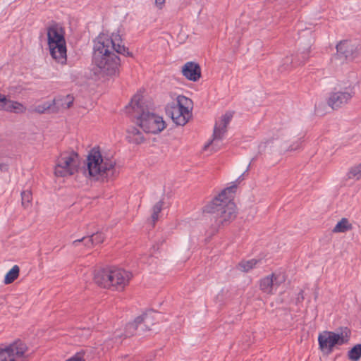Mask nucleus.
Listing matches in <instances>:
<instances>
[{
  "label": "nucleus",
  "instance_id": "obj_1",
  "mask_svg": "<svg viewBox=\"0 0 361 361\" xmlns=\"http://www.w3.org/2000/svg\"><path fill=\"white\" fill-rule=\"evenodd\" d=\"M115 165L114 160L102 157L99 151L93 149L90 152L86 163L80 168V157L77 153L63 152L57 159L54 173L56 176L66 177L80 172L86 177L108 180L118 173Z\"/></svg>",
  "mask_w": 361,
  "mask_h": 361
},
{
  "label": "nucleus",
  "instance_id": "obj_2",
  "mask_svg": "<svg viewBox=\"0 0 361 361\" xmlns=\"http://www.w3.org/2000/svg\"><path fill=\"white\" fill-rule=\"evenodd\" d=\"M118 34L111 37L99 35L94 42L92 62L96 66V73L102 76H116L119 73L121 59L116 54L132 56L133 54L123 44Z\"/></svg>",
  "mask_w": 361,
  "mask_h": 361
},
{
  "label": "nucleus",
  "instance_id": "obj_3",
  "mask_svg": "<svg viewBox=\"0 0 361 361\" xmlns=\"http://www.w3.org/2000/svg\"><path fill=\"white\" fill-rule=\"evenodd\" d=\"M236 187L234 184L224 189L209 204L204 207V211L211 214L210 219L214 231L228 224L235 218L236 207L231 197Z\"/></svg>",
  "mask_w": 361,
  "mask_h": 361
},
{
  "label": "nucleus",
  "instance_id": "obj_4",
  "mask_svg": "<svg viewBox=\"0 0 361 361\" xmlns=\"http://www.w3.org/2000/svg\"><path fill=\"white\" fill-rule=\"evenodd\" d=\"M149 107L142 99V96L137 93L133 96L128 106H126L127 113L136 119L135 123L147 133L156 134L160 133L166 128L163 118L151 112Z\"/></svg>",
  "mask_w": 361,
  "mask_h": 361
},
{
  "label": "nucleus",
  "instance_id": "obj_5",
  "mask_svg": "<svg viewBox=\"0 0 361 361\" xmlns=\"http://www.w3.org/2000/svg\"><path fill=\"white\" fill-rule=\"evenodd\" d=\"M48 45L52 58L61 64L67 60L66 41L63 29L56 25L50 26L47 30Z\"/></svg>",
  "mask_w": 361,
  "mask_h": 361
},
{
  "label": "nucleus",
  "instance_id": "obj_6",
  "mask_svg": "<svg viewBox=\"0 0 361 361\" xmlns=\"http://www.w3.org/2000/svg\"><path fill=\"white\" fill-rule=\"evenodd\" d=\"M192 109V100L183 95H178L176 100L167 104L166 112L176 124L184 126L190 118Z\"/></svg>",
  "mask_w": 361,
  "mask_h": 361
},
{
  "label": "nucleus",
  "instance_id": "obj_7",
  "mask_svg": "<svg viewBox=\"0 0 361 361\" xmlns=\"http://www.w3.org/2000/svg\"><path fill=\"white\" fill-rule=\"evenodd\" d=\"M350 334V330L347 327L342 328L340 333L325 331L319 335V348L322 351L330 353L335 345L348 343Z\"/></svg>",
  "mask_w": 361,
  "mask_h": 361
},
{
  "label": "nucleus",
  "instance_id": "obj_8",
  "mask_svg": "<svg viewBox=\"0 0 361 361\" xmlns=\"http://www.w3.org/2000/svg\"><path fill=\"white\" fill-rule=\"evenodd\" d=\"M27 345L21 341H16L8 345L0 348V361H17L25 357Z\"/></svg>",
  "mask_w": 361,
  "mask_h": 361
},
{
  "label": "nucleus",
  "instance_id": "obj_9",
  "mask_svg": "<svg viewBox=\"0 0 361 361\" xmlns=\"http://www.w3.org/2000/svg\"><path fill=\"white\" fill-rule=\"evenodd\" d=\"M361 52V44L348 40L336 45V57L341 60L351 59Z\"/></svg>",
  "mask_w": 361,
  "mask_h": 361
},
{
  "label": "nucleus",
  "instance_id": "obj_10",
  "mask_svg": "<svg viewBox=\"0 0 361 361\" xmlns=\"http://www.w3.org/2000/svg\"><path fill=\"white\" fill-rule=\"evenodd\" d=\"M135 334H137V329L134 321L133 322L128 323L124 330H116L113 334V338L105 341L104 347L107 349L114 348V345H118L121 344L124 338L130 337Z\"/></svg>",
  "mask_w": 361,
  "mask_h": 361
},
{
  "label": "nucleus",
  "instance_id": "obj_11",
  "mask_svg": "<svg viewBox=\"0 0 361 361\" xmlns=\"http://www.w3.org/2000/svg\"><path fill=\"white\" fill-rule=\"evenodd\" d=\"M354 94L353 88L350 87H346L344 90L334 92L330 94L327 103L331 109H337L348 104Z\"/></svg>",
  "mask_w": 361,
  "mask_h": 361
},
{
  "label": "nucleus",
  "instance_id": "obj_12",
  "mask_svg": "<svg viewBox=\"0 0 361 361\" xmlns=\"http://www.w3.org/2000/svg\"><path fill=\"white\" fill-rule=\"evenodd\" d=\"M286 280L282 273H273L260 281L259 287L261 290L267 294H272L274 289H276Z\"/></svg>",
  "mask_w": 361,
  "mask_h": 361
},
{
  "label": "nucleus",
  "instance_id": "obj_13",
  "mask_svg": "<svg viewBox=\"0 0 361 361\" xmlns=\"http://www.w3.org/2000/svg\"><path fill=\"white\" fill-rule=\"evenodd\" d=\"M114 268L110 269H101L95 271L94 275V283L104 288H112L114 277Z\"/></svg>",
  "mask_w": 361,
  "mask_h": 361
},
{
  "label": "nucleus",
  "instance_id": "obj_14",
  "mask_svg": "<svg viewBox=\"0 0 361 361\" xmlns=\"http://www.w3.org/2000/svg\"><path fill=\"white\" fill-rule=\"evenodd\" d=\"M114 277L112 290H123L128 284L132 277L130 272L127 271L121 268H114Z\"/></svg>",
  "mask_w": 361,
  "mask_h": 361
},
{
  "label": "nucleus",
  "instance_id": "obj_15",
  "mask_svg": "<svg viewBox=\"0 0 361 361\" xmlns=\"http://www.w3.org/2000/svg\"><path fill=\"white\" fill-rule=\"evenodd\" d=\"M155 312L149 311L137 317L135 319L137 334H142L147 331L150 330L151 326L154 324Z\"/></svg>",
  "mask_w": 361,
  "mask_h": 361
},
{
  "label": "nucleus",
  "instance_id": "obj_16",
  "mask_svg": "<svg viewBox=\"0 0 361 361\" xmlns=\"http://www.w3.org/2000/svg\"><path fill=\"white\" fill-rule=\"evenodd\" d=\"M182 73L187 79L195 82L201 76V69L197 63L187 62L182 68Z\"/></svg>",
  "mask_w": 361,
  "mask_h": 361
},
{
  "label": "nucleus",
  "instance_id": "obj_17",
  "mask_svg": "<svg viewBox=\"0 0 361 361\" xmlns=\"http://www.w3.org/2000/svg\"><path fill=\"white\" fill-rule=\"evenodd\" d=\"M73 101L74 98L72 95L59 96L52 101L53 106L56 109L52 111L56 112L61 109H67L72 106Z\"/></svg>",
  "mask_w": 361,
  "mask_h": 361
},
{
  "label": "nucleus",
  "instance_id": "obj_18",
  "mask_svg": "<svg viewBox=\"0 0 361 361\" xmlns=\"http://www.w3.org/2000/svg\"><path fill=\"white\" fill-rule=\"evenodd\" d=\"M126 138L130 143L140 145L145 141L142 133L136 127L130 126L127 130Z\"/></svg>",
  "mask_w": 361,
  "mask_h": 361
},
{
  "label": "nucleus",
  "instance_id": "obj_19",
  "mask_svg": "<svg viewBox=\"0 0 361 361\" xmlns=\"http://www.w3.org/2000/svg\"><path fill=\"white\" fill-rule=\"evenodd\" d=\"M25 110L26 108L22 104L18 102L11 101L7 98L3 109V111L14 112L16 114L23 113Z\"/></svg>",
  "mask_w": 361,
  "mask_h": 361
},
{
  "label": "nucleus",
  "instance_id": "obj_20",
  "mask_svg": "<svg viewBox=\"0 0 361 361\" xmlns=\"http://www.w3.org/2000/svg\"><path fill=\"white\" fill-rule=\"evenodd\" d=\"M261 263L262 259H252L246 261L243 260L238 264V269L243 272H248Z\"/></svg>",
  "mask_w": 361,
  "mask_h": 361
},
{
  "label": "nucleus",
  "instance_id": "obj_21",
  "mask_svg": "<svg viewBox=\"0 0 361 361\" xmlns=\"http://www.w3.org/2000/svg\"><path fill=\"white\" fill-rule=\"evenodd\" d=\"M226 128H224L221 125H219V123L216 122L214 129L213 139L207 145H205L204 148H207L209 145H211L214 142L222 140L224 135L227 131Z\"/></svg>",
  "mask_w": 361,
  "mask_h": 361
},
{
  "label": "nucleus",
  "instance_id": "obj_22",
  "mask_svg": "<svg viewBox=\"0 0 361 361\" xmlns=\"http://www.w3.org/2000/svg\"><path fill=\"white\" fill-rule=\"evenodd\" d=\"M352 228V225L346 218H343L333 229L334 233H344Z\"/></svg>",
  "mask_w": 361,
  "mask_h": 361
},
{
  "label": "nucleus",
  "instance_id": "obj_23",
  "mask_svg": "<svg viewBox=\"0 0 361 361\" xmlns=\"http://www.w3.org/2000/svg\"><path fill=\"white\" fill-rule=\"evenodd\" d=\"M20 269L18 265H14L11 269L6 274L4 283L10 284L13 283L19 275Z\"/></svg>",
  "mask_w": 361,
  "mask_h": 361
},
{
  "label": "nucleus",
  "instance_id": "obj_24",
  "mask_svg": "<svg viewBox=\"0 0 361 361\" xmlns=\"http://www.w3.org/2000/svg\"><path fill=\"white\" fill-rule=\"evenodd\" d=\"M349 360L357 361L361 357V344H357L353 347L348 353Z\"/></svg>",
  "mask_w": 361,
  "mask_h": 361
},
{
  "label": "nucleus",
  "instance_id": "obj_25",
  "mask_svg": "<svg viewBox=\"0 0 361 361\" xmlns=\"http://www.w3.org/2000/svg\"><path fill=\"white\" fill-rule=\"evenodd\" d=\"M52 106H54L52 102H44L42 104H39L37 106L31 107L30 111L31 112H36V113H38V114H44L47 110L51 109Z\"/></svg>",
  "mask_w": 361,
  "mask_h": 361
},
{
  "label": "nucleus",
  "instance_id": "obj_26",
  "mask_svg": "<svg viewBox=\"0 0 361 361\" xmlns=\"http://www.w3.org/2000/svg\"><path fill=\"white\" fill-rule=\"evenodd\" d=\"M347 176L349 179L360 180L361 178V163L352 166Z\"/></svg>",
  "mask_w": 361,
  "mask_h": 361
},
{
  "label": "nucleus",
  "instance_id": "obj_27",
  "mask_svg": "<svg viewBox=\"0 0 361 361\" xmlns=\"http://www.w3.org/2000/svg\"><path fill=\"white\" fill-rule=\"evenodd\" d=\"M163 205L164 202L160 200L158 202H157L152 208V214L151 216V219L152 221L153 226L155 224V222L159 219V214L161 212Z\"/></svg>",
  "mask_w": 361,
  "mask_h": 361
},
{
  "label": "nucleus",
  "instance_id": "obj_28",
  "mask_svg": "<svg viewBox=\"0 0 361 361\" xmlns=\"http://www.w3.org/2000/svg\"><path fill=\"white\" fill-rule=\"evenodd\" d=\"M104 240V234L101 232H97L89 237L88 242L91 243V245H97L102 243Z\"/></svg>",
  "mask_w": 361,
  "mask_h": 361
},
{
  "label": "nucleus",
  "instance_id": "obj_29",
  "mask_svg": "<svg viewBox=\"0 0 361 361\" xmlns=\"http://www.w3.org/2000/svg\"><path fill=\"white\" fill-rule=\"evenodd\" d=\"M22 205L24 208H27L30 204L32 197L30 190H24L21 192Z\"/></svg>",
  "mask_w": 361,
  "mask_h": 361
},
{
  "label": "nucleus",
  "instance_id": "obj_30",
  "mask_svg": "<svg viewBox=\"0 0 361 361\" xmlns=\"http://www.w3.org/2000/svg\"><path fill=\"white\" fill-rule=\"evenodd\" d=\"M233 112H231V111L226 112L224 115H223L221 116V121L219 123V125H221L224 128V127L227 128V126L228 125V123L231 121V119L233 118Z\"/></svg>",
  "mask_w": 361,
  "mask_h": 361
},
{
  "label": "nucleus",
  "instance_id": "obj_31",
  "mask_svg": "<svg viewBox=\"0 0 361 361\" xmlns=\"http://www.w3.org/2000/svg\"><path fill=\"white\" fill-rule=\"evenodd\" d=\"M85 353L83 351L79 352L75 355L73 357L68 359L66 361H85Z\"/></svg>",
  "mask_w": 361,
  "mask_h": 361
},
{
  "label": "nucleus",
  "instance_id": "obj_32",
  "mask_svg": "<svg viewBox=\"0 0 361 361\" xmlns=\"http://www.w3.org/2000/svg\"><path fill=\"white\" fill-rule=\"evenodd\" d=\"M88 238H89L83 237L81 239L75 240L72 243V245L73 246H77L79 243L84 242L85 246L89 247L92 246V245H91V243L88 242Z\"/></svg>",
  "mask_w": 361,
  "mask_h": 361
},
{
  "label": "nucleus",
  "instance_id": "obj_33",
  "mask_svg": "<svg viewBox=\"0 0 361 361\" xmlns=\"http://www.w3.org/2000/svg\"><path fill=\"white\" fill-rule=\"evenodd\" d=\"M309 52H310V47L307 48L306 50H305L303 52L301 53V57H302V60L298 63V65L305 62V61L308 58Z\"/></svg>",
  "mask_w": 361,
  "mask_h": 361
},
{
  "label": "nucleus",
  "instance_id": "obj_34",
  "mask_svg": "<svg viewBox=\"0 0 361 361\" xmlns=\"http://www.w3.org/2000/svg\"><path fill=\"white\" fill-rule=\"evenodd\" d=\"M6 100V97L5 95L0 94V110L1 111H3Z\"/></svg>",
  "mask_w": 361,
  "mask_h": 361
},
{
  "label": "nucleus",
  "instance_id": "obj_35",
  "mask_svg": "<svg viewBox=\"0 0 361 361\" xmlns=\"http://www.w3.org/2000/svg\"><path fill=\"white\" fill-rule=\"evenodd\" d=\"M304 300L303 290H300L298 294L297 302H300Z\"/></svg>",
  "mask_w": 361,
  "mask_h": 361
},
{
  "label": "nucleus",
  "instance_id": "obj_36",
  "mask_svg": "<svg viewBox=\"0 0 361 361\" xmlns=\"http://www.w3.org/2000/svg\"><path fill=\"white\" fill-rule=\"evenodd\" d=\"M166 0H155V4L157 6L161 7L162 5L165 3Z\"/></svg>",
  "mask_w": 361,
  "mask_h": 361
},
{
  "label": "nucleus",
  "instance_id": "obj_37",
  "mask_svg": "<svg viewBox=\"0 0 361 361\" xmlns=\"http://www.w3.org/2000/svg\"><path fill=\"white\" fill-rule=\"evenodd\" d=\"M293 63V59H292V58H290V57H286V58L285 59V62H284V64H283V65H285V64H286V65H287V66H288L289 63Z\"/></svg>",
  "mask_w": 361,
  "mask_h": 361
},
{
  "label": "nucleus",
  "instance_id": "obj_38",
  "mask_svg": "<svg viewBox=\"0 0 361 361\" xmlns=\"http://www.w3.org/2000/svg\"><path fill=\"white\" fill-rule=\"evenodd\" d=\"M299 147V144L293 145L290 146L288 150L289 151H294L296 150Z\"/></svg>",
  "mask_w": 361,
  "mask_h": 361
},
{
  "label": "nucleus",
  "instance_id": "obj_39",
  "mask_svg": "<svg viewBox=\"0 0 361 361\" xmlns=\"http://www.w3.org/2000/svg\"><path fill=\"white\" fill-rule=\"evenodd\" d=\"M0 170L2 171H6L8 170V166L6 164H0Z\"/></svg>",
  "mask_w": 361,
  "mask_h": 361
}]
</instances>
